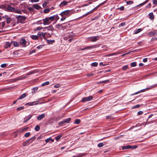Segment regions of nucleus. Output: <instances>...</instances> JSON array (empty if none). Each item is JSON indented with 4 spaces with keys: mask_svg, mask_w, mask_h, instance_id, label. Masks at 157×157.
<instances>
[{
    "mask_svg": "<svg viewBox=\"0 0 157 157\" xmlns=\"http://www.w3.org/2000/svg\"><path fill=\"white\" fill-rule=\"evenodd\" d=\"M60 87V85L59 84H57L54 86V87L56 88H58Z\"/></svg>",
    "mask_w": 157,
    "mask_h": 157,
    "instance_id": "obj_57",
    "label": "nucleus"
},
{
    "mask_svg": "<svg viewBox=\"0 0 157 157\" xmlns=\"http://www.w3.org/2000/svg\"><path fill=\"white\" fill-rule=\"evenodd\" d=\"M156 32L155 31H152L150 32L149 33V34L151 36H152L154 35H155Z\"/></svg>",
    "mask_w": 157,
    "mask_h": 157,
    "instance_id": "obj_28",
    "label": "nucleus"
},
{
    "mask_svg": "<svg viewBox=\"0 0 157 157\" xmlns=\"http://www.w3.org/2000/svg\"><path fill=\"white\" fill-rule=\"evenodd\" d=\"M5 19L6 20V23L8 24L10 23L11 21V18L10 17H9L7 16H5Z\"/></svg>",
    "mask_w": 157,
    "mask_h": 157,
    "instance_id": "obj_21",
    "label": "nucleus"
},
{
    "mask_svg": "<svg viewBox=\"0 0 157 157\" xmlns=\"http://www.w3.org/2000/svg\"><path fill=\"white\" fill-rule=\"evenodd\" d=\"M61 137H62V136L61 135H59L57 136H56L55 137V139L57 141L58 140H59L61 138Z\"/></svg>",
    "mask_w": 157,
    "mask_h": 157,
    "instance_id": "obj_41",
    "label": "nucleus"
},
{
    "mask_svg": "<svg viewBox=\"0 0 157 157\" xmlns=\"http://www.w3.org/2000/svg\"><path fill=\"white\" fill-rule=\"evenodd\" d=\"M137 147V146H131L130 149H134L136 148Z\"/></svg>",
    "mask_w": 157,
    "mask_h": 157,
    "instance_id": "obj_59",
    "label": "nucleus"
},
{
    "mask_svg": "<svg viewBox=\"0 0 157 157\" xmlns=\"http://www.w3.org/2000/svg\"><path fill=\"white\" fill-rule=\"evenodd\" d=\"M54 20L57 21L59 18V17L57 15H55L53 16Z\"/></svg>",
    "mask_w": 157,
    "mask_h": 157,
    "instance_id": "obj_40",
    "label": "nucleus"
},
{
    "mask_svg": "<svg viewBox=\"0 0 157 157\" xmlns=\"http://www.w3.org/2000/svg\"><path fill=\"white\" fill-rule=\"evenodd\" d=\"M104 146V144L102 143H100L98 144V146L99 147H101Z\"/></svg>",
    "mask_w": 157,
    "mask_h": 157,
    "instance_id": "obj_36",
    "label": "nucleus"
},
{
    "mask_svg": "<svg viewBox=\"0 0 157 157\" xmlns=\"http://www.w3.org/2000/svg\"><path fill=\"white\" fill-rule=\"evenodd\" d=\"M74 36L73 33H68L66 34V36L64 38V40H67L69 38H71Z\"/></svg>",
    "mask_w": 157,
    "mask_h": 157,
    "instance_id": "obj_6",
    "label": "nucleus"
},
{
    "mask_svg": "<svg viewBox=\"0 0 157 157\" xmlns=\"http://www.w3.org/2000/svg\"><path fill=\"white\" fill-rule=\"evenodd\" d=\"M140 107V105H137L134 106H133L132 107V109H135V108H138L139 107Z\"/></svg>",
    "mask_w": 157,
    "mask_h": 157,
    "instance_id": "obj_53",
    "label": "nucleus"
},
{
    "mask_svg": "<svg viewBox=\"0 0 157 157\" xmlns=\"http://www.w3.org/2000/svg\"><path fill=\"white\" fill-rule=\"evenodd\" d=\"M153 3L155 5L157 4V0H153Z\"/></svg>",
    "mask_w": 157,
    "mask_h": 157,
    "instance_id": "obj_61",
    "label": "nucleus"
},
{
    "mask_svg": "<svg viewBox=\"0 0 157 157\" xmlns=\"http://www.w3.org/2000/svg\"><path fill=\"white\" fill-rule=\"evenodd\" d=\"M32 116H33V115H29V116H28V117L27 118V119L26 120L24 121L23 122L25 123L26 122L28 121L31 118V117H32Z\"/></svg>",
    "mask_w": 157,
    "mask_h": 157,
    "instance_id": "obj_27",
    "label": "nucleus"
},
{
    "mask_svg": "<svg viewBox=\"0 0 157 157\" xmlns=\"http://www.w3.org/2000/svg\"><path fill=\"white\" fill-rule=\"evenodd\" d=\"M30 37L33 39L36 40L38 39V37L37 35H31L30 36Z\"/></svg>",
    "mask_w": 157,
    "mask_h": 157,
    "instance_id": "obj_19",
    "label": "nucleus"
},
{
    "mask_svg": "<svg viewBox=\"0 0 157 157\" xmlns=\"http://www.w3.org/2000/svg\"><path fill=\"white\" fill-rule=\"evenodd\" d=\"M13 12L18 13H21V10L18 9H15V10H14Z\"/></svg>",
    "mask_w": 157,
    "mask_h": 157,
    "instance_id": "obj_29",
    "label": "nucleus"
},
{
    "mask_svg": "<svg viewBox=\"0 0 157 157\" xmlns=\"http://www.w3.org/2000/svg\"><path fill=\"white\" fill-rule=\"evenodd\" d=\"M70 10H66L62 12L60 14L62 17L64 15L68 16L70 14Z\"/></svg>",
    "mask_w": 157,
    "mask_h": 157,
    "instance_id": "obj_9",
    "label": "nucleus"
},
{
    "mask_svg": "<svg viewBox=\"0 0 157 157\" xmlns=\"http://www.w3.org/2000/svg\"><path fill=\"white\" fill-rule=\"evenodd\" d=\"M40 129V127L39 126L37 125L36 126L35 128V130L36 131H38Z\"/></svg>",
    "mask_w": 157,
    "mask_h": 157,
    "instance_id": "obj_39",
    "label": "nucleus"
},
{
    "mask_svg": "<svg viewBox=\"0 0 157 157\" xmlns=\"http://www.w3.org/2000/svg\"><path fill=\"white\" fill-rule=\"evenodd\" d=\"M143 113V112L142 111H139L137 113L139 115H141Z\"/></svg>",
    "mask_w": 157,
    "mask_h": 157,
    "instance_id": "obj_62",
    "label": "nucleus"
},
{
    "mask_svg": "<svg viewBox=\"0 0 157 157\" xmlns=\"http://www.w3.org/2000/svg\"><path fill=\"white\" fill-rule=\"evenodd\" d=\"M36 137L35 136H33L26 141L25 142H24L23 144V145L24 146L28 145L30 143H31L32 142L34 141Z\"/></svg>",
    "mask_w": 157,
    "mask_h": 157,
    "instance_id": "obj_3",
    "label": "nucleus"
},
{
    "mask_svg": "<svg viewBox=\"0 0 157 157\" xmlns=\"http://www.w3.org/2000/svg\"><path fill=\"white\" fill-rule=\"evenodd\" d=\"M45 117V114L43 113L41 115L38 116L37 117V119L38 120H42Z\"/></svg>",
    "mask_w": 157,
    "mask_h": 157,
    "instance_id": "obj_15",
    "label": "nucleus"
},
{
    "mask_svg": "<svg viewBox=\"0 0 157 157\" xmlns=\"http://www.w3.org/2000/svg\"><path fill=\"white\" fill-rule=\"evenodd\" d=\"M24 107L23 106H21V107H18L17 108V109L18 111H20V110H22V109H24Z\"/></svg>",
    "mask_w": 157,
    "mask_h": 157,
    "instance_id": "obj_46",
    "label": "nucleus"
},
{
    "mask_svg": "<svg viewBox=\"0 0 157 157\" xmlns=\"http://www.w3.org/2000/svg\"><path fill=\"white\" fill-rule=\"evenodd\" d=\"M133 3V2L132 1H129L126 2V3L128 5L132 4Z\"/></svg>",
    "mask_w": 157,
    "mask_h": 157,
    "instance_id": "obj_54",
    "label": "nucleus"
},
{
    "mask_svg": "<svg viewBox=\"0 0 157 157\" xmlns=\"http://www.w3.org/2000/svg\"><path fill=\"white\" fill-rule=\"evenodd\" d=\"M38 102L37 101H35L29 103H28L26 104V105H37Z\"/></svg>",
    "mask_w": 157,
    "mask_h": 157,
    "instance_id": "obj_16",
    "label": "nucleus"
},
{
    "mask_svg": "<svg viewBox=\"0 0 157 157\" xmlns=\"http://www.w3.org/2000/svg\"><path fill=\"white\" fill-rule=\"evenodd\" d=\"M157 85V84L156 85H152V86H149L148 88H146V89H142V90H141L139 91H138V92H136L135 93H134L133 94H132L131 95L132 96V95H135V94H138L141 92H144L146 90H150V89H151L153 88H154V87H155Z\"/></svg>",
    "mask_w": 157,
    "mask_h": 157,
    "instance_id": "obj_1",
    "label": "nucleus"
},
{
    "mask_svg": "<svg viewBox=\"0 0 157 157\" xmlns=\"http://www.w3.org/2000/svg\"><path fill=\"white\" fill-rule=\"evenodd\" d=\"M149 18L153 20L154 19V17L153 13H149Z\"/></svg>",
    "mask_w": 157,
    "mask_h": 157,
    "instance_id": "obj_26",
    "label": "nucleus"
},
{
    "mask_svg": "<svg viewBox=\"0 0 157 157\" xmlns=\"http://www.w3.org/2000/svg\"><path fill=\"white\" fill-rule=\"evenodd\" d=\"M107 0H106L105 1L102 2V3H100V4H99V5H98L93 10H92L90 11L89 12H88L87 13H86L84 15L85 16H87L88 15H89V14H91V13H93V11L95 8H98V7H99V6H101L102 5H103L106 2H107Z\"/></svg>",
    "mask_w": 157,
    "mask_h": 157,
    "instance_id": "obj_4",
    "label": "nucleus"
},
{
    "mask_svg": "<svg viewBox=\"0 0 157 157\" xmlns=\"http://www.w3.org/2000/svg\"><path fill=\"white\" fill-rule=\"evenodd\" d=\"M44 46V45H40L38 46H37V48L38 49H40L41 48H42Z\"/></svg>",
    "mask_w": 157,
    "mask_h": 157,
    "instance_id": "obj_50",
    "label": "nucleus"
},
{
    "mask_svg": "<svg viewBox=\"0 0 157 157\" xmlns=\"http://www.w3.org/2000/svg\"><path fill=\"white\" fill-rule=\"evenodd\" d=\"M128 68V65H126L122 67V69L124 71H126Z\"/></svg>",
    "mask_w": 157,
    "mask_h": 157,
    "instance_id": "obj_33",
    "label": "nucleus"
},
{
    "mask_svg": "<svg viewBox=\"0 0 157 157\" xmlns=\"http://www.w3.org/2000/svg\"><path fill=\"white\" fill-rule=\"evenodd\" d=\"M119 53H120L119 52H114L113 53H112L109 54L108 55V56H114V55H115L118 54Z\"/></svg>",
    "mask_w": 157,
    "mask_h": 157,
    "instance_id": "obj_31",
    "label": "nucleus"
},
{
    "mask_svg": "<svg viewBox=\"0 0 157 157\" xmlns=\"http://www.w3.org/2000/svg\"><path fill=\"white\" fill-rule=\"evenodd\" d=\"M13 45L15 47H18L19 45V44L17 42L13 41Z\"/></svg>",
    "mask_w": 157,
    "mask_h": 157,
    "instance_id": "obj_32",
    "label": "nucleus"
},
{
    "mask_svg": "<svg viewBox=\"0 0 157 157\" xmlns=\"http://www.w3.org/2000/svg\"><path fill=\"white\" fill-rule=\"evenodd\" d=\"M0 25H2V28L5 25V23L4 22H2L1 23H0Z\"/></svg>",
    "mask_w": 157,
    "mask_h": 157,
    "instance_id": "obj_52",
    "label": "nucleus"
},
{
    "mask_svg": "<svg viewBox=\"0 0 157 157\" xmlns=\"http://www.w3.org/2000/svg\"><path fill=\"white\" fill-rule=\"evenodd\" d=\"M142 31V29H137L136 30H135L134 31V34H137L140 32Z\"/></svg>",
    "mask_w": 157,
    "mask_h": 157,
    "instance_id": "obj_23",
    "label": "nucleus"
},
{
    "mask_svg": "<svg viewBox=\"0 0 157 157\" xmlns=\"http://www.w3.org/2000/svg\"><path fill=\"white\" fill-rule=\"evenodd\" d=\"M98 63L97 62H94L92 63L91 65L92 66L94 67H96L97 66Z\"/></svg>",
    "mask_w": 157,
    "mask_h": 157,
    "instance_id": "obj_49",
    "label": "nucleus"
},
{
    "mask_svg": "<svg viewBox=\"0 0 157 157\" xmlns=\"http://www.w3.org/2000/svg\"><path fill=\"white\" fill-rule=\"evenodd\" d=\"M43 24L44 25H48L50 24L51 21H49L48 17H46L45 19H43Z\"/></svg>",
    "mask_w": 157,
    "mask_h": 157,
    "instance_id": "obj_7",
    "label": "nucleus"
},
{
    "mask_svg": "<svg viewBox=\"0 0 157 157\" xmlns=\"http://www.w3.org/2000/svg\"><path fill=\"white\" fill-rule=\"evenodd\" d=\"M35 72V71H31L29 72H28V73H27L26 74V75L25 76H27H27L28 75H31L33 74V73H34Z\"/></svg>",
    "mask_w": 157,
    "mask_h": 157,
    "instance_id": "obj_37",
    "label": "nucleus"
},
{
    "mask_svg": "<svg viewBox=\"0 0 157 157\" xmlns=\"http://www.w3.org/2000/svg\"><path fill=\"white\" fill-rule=\"evenodd\" d=\"M46 34V33H44L43 32H39L38 33L37 35L38 36H39V37H40L41 39H42V37H43L44 38L45 37Z\"/></svg>",
    "mask_w": 157,
    "mask_h": 157,
    "instance_id": "obj_13",
    "label": "nucleus"
},
{
    "mask_svg": "<svg viewBox=\"0 0 157 157\" xmlns=\"http://www.w3.org/2000/svg\"><path fill=\"white\" fill-rule=\"evenodd\" d=\"M30 133L29 132H28L26 133L25 134V137H28L29 136H30Z\"/></svg>",
    "mask_w": 157,
    "mask_h": 157,
    "instance_id": "obj_51",
    "label": "nucleus"
},
{
    "mask_svg": "<svg viewBox=\"0 0 157 157\" xmlns=\"http://www.w3.org/2000/svg\"><path fill=\"white\" fill-rule=\"evenodd\" d=\"M47 2H45L43 4V7H45L46 6V5L47 4Z\"/></svg>",
    "mask_w": 157,
    "mask_h": 157,
    "instance_id": "obj_60",
    "label": "nucleus"
},
{
    "mask_svg": "<svg viewBox=\"0 0 157 157\" xmlns=\"http://www.w3.org/2000/svg\"><path fill=\"white\" fill-rule=\"evenodd\" d=\"M151 6V4L150 3H149L146 6V7L147 8H150Z\"/></svg>",
    "mask_w": 157,
    "mask_h": 157,
    "instance_id": "obj_63",
    "label": "nucleus"
},
{
    "mask_svg": "<svg viewBox=\"0 0 157 157\" xmlns=\"http://www.w3.org/2000/svg\"><path fill=\"white\" fill-rule=\"evenodd\" d=\"M149 1V0H147L146 1H145V2H144L140 4L139 5V6H142L143 5H144L147 3Z\"/></svg>",
    "mask_w": 157,
    "mask_h": 157,
    "instance_id": "obj_43",
    "label": "nucleus"
},
{
    "mask_svg": "<svg viewBox=\"0 0 157 157\" xmlns=\"http://www.w3.org/2000/svg\"><path fill=\"white\" fill-rule=\"evenodd\" d=\"M47 43L49 44H52V43L54 42V40H47Z\"/></svg>",
    "mask_w": 157,
    "mask_h": 157,
    "instance_id": "obj_47",
    "label": "nucleus"
},
{
    "mask_svg": "<svg viewBox=\"0 0 157 157\" xmlns=\"http://www.w3.org/2000/svg\"><path fill=\"white\" fill-rule=\"evenodd\" d=\"M68 3V2L65 1H63L60 3V6H64L66 5Z\"/></svg>",
    "mask_w": 157,
    "mask_h": 157,
    "instance_id": "obj_20",
    "label": "nucleus"
},
{
    "mask_svg": "<svg viewBox=\"0 0 157 157\" xmlns=\"http://www.w3.org/2000/svg\"><path fill=\"white\" fill-rule=\"evenodd\" d=\"M20 44L23 46H25L27 43L26 41L24 39H21L20 40Z\"/></svg>",
    "mask_w": 157,
    "mask_h": 157,
    "instance_id": "obj_12",
    "label": "nucleus"
},
{
    "mask_svg": "<svg viewBox=\"0 0 157 157\" xmlns=\"http://www.w3.org/2000/svg\"><path fill=\"white\" fill-rule=\"evenodd\" d=\"M131 147V146L128 145L127 146H124L122 147V150H124L127 149H129Z\"/></svg>",
    "mask_w": 157,
    "mask_h": 157,
    "instance_id": "obj_25",
    "label": "nucleus"
},
{
    "mask_svg": "<svg viewBox=\"0 0 157 157\" xmlns=\"http://www.w3.org/2000/svg\"><path fill=\"white\" fill-rule=\"evenodd\" d=\"M96 48V45L88 46L84 48V49H85V50H86L87 49H92L94 48Z\"/></svg>",
    "mask_w": 157,
    "mask_h": 157,
    "instance_id": "obj_18",
    "label": "nucleus"
},
{
    "mask_svg": "<svg viewBox=\"0 0 157 157\" xmlns=\"http://www.w3.org/2000/svg\"><path fill=\"white\" fill-rule=\"evenodd\" d=\"M81 121L79 119H76L75 120V123L77 124H78Z\"/></svg>",
    "mask_w": 157,
    "mask_h": 157,
    "instance_id": "obj_35",
    "label": "nucleus"
},
{
    "mask_svg": "<svg viewBox=\"0 0 157 157\" xmlns=\"http://www.w3.org/2000/svg\"><path fill=\"white\" fill-rule=\"evenodd\" d=\"M48 18L49 21L51 20V21L54 20L53 16L49 17H48Z\"/></svg>",
    "mask_w": 157,
    "mask_h": 157,
    "instance_id": "obj_42",
    "label": "nucleus"
},
{
    "mask_svg": "<svg viewBox=\"0 0 157 157\" xmlns=\"http://www.w3.org/2000/svg\"><path fill=\"white\" fill-rule=\"evenodd\" d=\"M17 18L19 21L21 22L24 21L26 19L25 17L21 15L18 16Z\"/></svg>",
    "mask_w": 157,
    "mask_h": 157,
    "instance_id": "obj_10",
    "label": "nucleus"
},
{
    "mask_svg": "<svg viewBox=\"0 0 157 157\" xmlns=\"http://www.w3.org/2000/svg\"><path fill=\"white\" fill-rule=\"evenodd\" d=\"M12 42H7L4 45V47L5 48H8L10 47L11 45Z\"/></svg>",
    "mask_w": 157,
    "mask_h": 157,
    "instance_id": "obj_14",
    "label": "nucleus"
},
{
    "mask_svg": "<svg viewBox=\"0 0 157 157\" xmlns=\"http://www.w3.org/2000/svg\"><path fill=\"white\" fill-rule=\"evenodd\" d=\"M62 26V25L60 24H57L56 25V27L57 29H59V27H61Z\"/></svg>",
    "mask_w": 157,
    "mask_h": 157,
    "instance_id": "obj_55",
    "label": "nucleus"
},
{
    "mask_svg": "<svg viewBox=\"0 0 157 157\" xmlns=\"http://www.w3.org/2000/svg\"><path fill=\"white\" fill-rule=\"evenodd\" d=\"M27 77V76H21L18 77L17 78L13 79L14 81L22 80L23 79L26 78Z\"/></svg>",
    "mask_w": 157,
    "mask_h": 157,
    "instance_id": "obj_11",
    "label": "nucleus"
},
{
    "mask_svg": "<svg viewBox=\"0 0 157 157\" xmlns=\"http://www.w3.org/2000/svg\"><path fill=\"white\" fill-rule=\"evenodd\" d=\"M136 62H133L131 63V65L132 67H135L136 66Z\"/></svg>",
    "mask_w": 157,
    "mask_h": 157,
    "instance_id": "obj_45",
    "label": "nucleus"
},
{
    "mask_svg": "<svg viewBox=\"0 0 157 157\" xmlns=\"http://www.w3.org/2000/svg\"><path fill=\"white\" fill-rule=\"evenodd\" d=\"M143 62H146L147 61V58H144L143 59Z\"/></svg>",
    "mask_w": 157,
    "mask_h": 157,
    "instance_id": "obj_64",
    "label": "nucleus"
},
{
    "mask_svg": "<svg viewBox=\"0 0 157 157\" xmlns=\"http://www.w3.org/2000/svg\"><path fill=\"white\" fill-rule=\"evenodd\" d=\"M50 9H45L44 10V12L45 13H48L49 11H50Z\"/></svg>",
    "mask_w": 157,
    "mask_h": 157,
    "instance_id": "obj_44",
    "label": "nucleus"
},
{
    "mask_svg": "<svg viewBox=\"0 0 157 157\" xmlns=\"http://www.w3.org/2000/svg\"><path fill=\"white\" fill-rule=\"evenodd\" d=\"M49 84V82L48 81H47L46 82H45L41 84V86H44L45 85H48V84Z\"/></svg>",
    "mask_w": 157,
    "mask_h": 157,
    "instance_id": "obj_38",
    "label": "nucleus"
},
{
    "mask_svg": "<svg viewBox=\"0 0 157 157\" xmlns=\"http://www.w3.org/2000/svg\"><path fill=\"white\" fill-rule=\"evenodd\" d=\"M109 82V80H105L103 81H101L99 82H98V83H106L108 82Z\"/></svg>",
    "mask_w": 157,
    "mask_h": 157,
    "instance_id": "obj_30",
    "label": "nucleus"
},
{
    "mask_svg": "<svg viewBox=\"0 0 157 157\" xmlns=\"http://www.w3.org/2000/svg\"><path fill=\"white\" fill-rule=\"evenodd\" d=\"M71 119L70 118H69L64 120L65 123H69L71 121Z\"/></svg>",
    "mask_w": 157,
    "mask_h": 157,
    "instance_id": "obj_34",
    "label": "nucleus"
},
{
    "mask_svg": "<svg viewBox=\"0 0 157 157\" xmlns=\"http://www.w3.org/2000/svg\"><path fill=\"white\" fill-rule=\"evenodd\" d=\"M7 65L6 63H3L1 64V66L2 68H4L6 67Z\"/></svg>",
    "mask_w": 157,
    "mask_h": 157,
    "instance_id": "obj_56",
    "label": "nucleus"
},
{
    "mask_svg": "<svg viewBox=\"0 0 157 157\" xmlns=\"http://www.w3.org/2000/svg\"><path fill=\"white\" fill-rule=\"evenodd\" d=\"M65 123V121H64V120H63L62 121H61V122H59V123L58 124L59 125H62L63 124H64Z\"/></svg>",
    "mask_w": 157,
    "mask_h": 157,
    "instance_id": "obj_48",
    "label": "nucleus"
},
{
    "mask_svg": "<svg viewBox=\"0 0 157 157\" xmlns=\"http://www.w3.org/2000/svg\"><path fill=\"white\" fill-rule=\"evenodd\" d=\"M43 28L44 29H47L48 30H50L52 31H53L54 30V28L52 26V25H51L48 27H46Z\"/></svg>",
    "mask_w": 157,
    "mask_h": 157,
    "instance_id": "obj_17",
    "label": "nucleus"
},
{
    "mask_svg": "<svg viewBox=\"0 0 157 157\" xmlns=\"http://www.w3.org/2000/svg\"><path fill=\"white\" fill-rule=\"evenodd\" d=\"M51 139V138H49L46 139L45 140L46 143H47Z\"/></svg>",
    "mask_w": 157,
    "mask_h": 157,
    "instance_id": "obj_58",
    "label": "nucleus"
},
{
    "mask_svg": "<svg viewBox=\"0 0 157 157\" xmlns=\"http://www.w3.org/2000/svg\"><path fill=\"white\" fill-rule=\"evenodd\" d=\"M99 36H98L90 37L88 38L90 39L91 41L94 42L99 39Z\"/></svg>",
    "mask_w": 157,
    "mask_h": 157,
    "instance_id": "obj_8",
    "label": "nucleus"
},
{
    "mask_svg": "<svg viewBox=\"0 0 157 157\" xmlns=\"http://www.w3.org/2000/svg\"><path fill=\"white\" fill-rule=\"evenodd\" d=\"M93 97L90 96L86 97H84L82 98V101L83 102H85L86 101H89L92 100Z\"/></svg>",
    "mask_w": 157,
    "mask_h": 157,
    "instance_id": "obj_5",
    "label": "nucleus"
},
{
    "mask_svg": "<svg viewBox=\"0 0 157 157\" xmlns=\"http://www.w3.org/2000/svg\"><path fill=\"white\" fill-rule=\"evenodd\" d=\"M1 8L3 9H6V10L9 11H13L14 10H15V8L13 7H12L10 5H8L6 6L5 5H2L1 6Z\"/></svg>",
    "mask_w": 157,
    "mask_h": 157,
    "instance_id": "obj_2",
    "label": "nucleus"
},
{
    "mask_svg": "<svg viewBox=\"0 0 157 157\" xmlns=\"http://www.w3.org/2000/svg\"><path fill=\"white\" fill-rule=\"evenodd\" d=\"M33 7L34 8L37 10H39L41 8V7L39 6L37 4L33 5Z\"/></svg>",
    "mask_w": 157,
    "mask_h": 157,
    "instance_id": "obj_22",
    "label": "nucleus"
},
{
    "mask_svg": "<svg viewBox=\"0 0 157 157\" xmlns=\"http://www.w3.org/2000/svg\"><path fill=\"white\" fill-rule=\"evenodd\" d=\"M26 96V94L25 93L23 94H22L21 95V96L18 99V100L19 99H22L25 98Z\"/></svg>",
    "mask_w": 157,
    "mask_h": 157,
    "instance_id": "obj_24",
    "label": "nucleus"
}]
</instances>
